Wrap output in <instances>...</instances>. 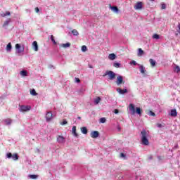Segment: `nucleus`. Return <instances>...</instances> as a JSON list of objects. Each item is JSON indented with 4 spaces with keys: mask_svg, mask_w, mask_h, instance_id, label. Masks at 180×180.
<instances>
[{
    "mask_svg": "<svg viewBox=\"0 0 180 180\" xmlns=\"http://www.w3.org/2000/svg\"><path fill=\"white\" fill-rule=\"evenodd\" d=\"M148 136V134H147V131L143 129L142 131H141V141L143 146H148V144H150V142L147 139Z\"/></svg>",
    "mask_w": 180,
    "mask_h": 180,
    "instance_id": "1",
    "label": "nucleus"
},
{
    "mask_svg": "<svg viewBox=\"0 0 180 180\" xmlns=\"http://www.w3.org/2000/svg\"><path fill=\"white\" fill-rule=\"evenodd\" d=\"M106 75H108L110 81H113V79H116V73L113 72L112 70H107L105 75H103V77H106Z\"/></svg>",
    "mask_w": 180,
    "mask_h": 180,
    "instance_id": "2",
    "label": "nucleus"
},
{
    "mask_svg": "<svg viewBox=\"0 0 180 180\" xmlns=\"http://www.w3.org/2000/svg\"><path fill=\"white\" fill-rule=\"evenodd\" d=\"M125 81L123 80V76L119 75L117 77L116 84L117 86H120V85H124Z\"/></svg>",
    "mask_w": 180,
    "mask_h": 180,
    "instance_id": "3",
    "label": "nucleus"
},
{
    "mask_svg": "<svg viewBox=\"0 0 180 180\" xmlns=\"http://www.w3.org/2000/svg\"><path fill=\"white\" fill-rule=\"evenodd\" d=\"M6 157L8 158H13V161H18V160H19V155L18 153H14L12 155L11 153H8L6 154Z\"/></svg>",
    "mask_w": 180,
    "mask_h": 180,
    "instance_id": "4",
    "label": "nucleus"
},
{
    "mask_svg": "<svg viewBox=\"0 0 180 180\" xmlns=\"http://www.w3.org/2000/svg\"><path fill=\"white\" fill-rule=\"evenodd\" d=\"M32 109L30 105H21L20 107V112H29Z\"/></svg>",
    "mask_w": 180,
    "mask_h": 180,
    "instance_id": "5",
    "label": "nucleus"
},
{
    "mask_svg": "<svg viewBox=\"0 0 180 180\" xmlns=\"http://www.w3.org/2000/svg\"><path fill=\"white\" fill-rule=\"evenodd\" d=\"M15 49L17 50L18 54H20V53H23V51H25V47L20 46V44H15Z\"/></svg>",
    "mask_w": 180,
    "mask_h": 180,
    "instance_id": "6",
    "label": "nucleus"
},
{
    "mask_svg": "<svg viewBox=\"0 0 180 180\" xmlns=\"http://www.w3.org/2000/svg\"><path fill=\"white\" fill-rule=\"evenodd\" d=\"M45 117H46V122H51L53 119V112L50 111L47 112Z\"/></svg>",
    "mask_w": 180,
    "mask_h": 180,
    "instance_id": "7",
    "label": "nucleus"
},
{
    "mask_svg": "<svg viewBox=\"0 0 180 180\" xmlns=\"http://www.w3.org/2000/svg\"><path fill=\"white\" fill-rule=\"evenodd\" d=\"M91 139H98L99 137V131H93L90 134Z\"/></svg>",
    "mask_w": 180,
    "mask_h": 180,
    "instance_id": "8",
    "label": "nucleus"
},
{
    "mask_svg": "<svg viewBox=\"0 0 180 180\" xmlns=\"http://www.w3.org/2000/svg\"><path fill=\"white\" fill-rule=\"evenodd\" d=\"M134 9L136 10L143 9V2L141 1L137 2L134 6Z\"/></svg>",
    "mask_w": 180,
    "mask_h": 180,
    "instance_id": "9",
    "label": "nucleus"
},
{
    "mask_svg": "<svg viewBox=\"0 0 180 180\" xmlns=\"http://www.w3.org/2000/svg\"><path fill=\"white\" fill-rule=\"evenodd\" d=\"M117 92L120 95H124V94H127V89H121L120 88L117 89Z\"/></svg>",
    "mask_w": 180,
    "mask_h": 180,
    "instance_id": "10",
    "label": "nucleus"
},
{
    "mask_svg": "<svg viewBox=\"0 0 180 180\" xmlns=\"http://www.w3.org/2000/svg\"><path fill=\"white\" fill-rule=\"evenodd\" d=\"M64 140H65V139L64 138V136H60V135H58V136H57V141H58V143H64Z\"/></svg>",
    "mask_w": 180,
    "mask_h": 180,
    "instance_id": "11",
    "label": "nucleus"
},
{
    "mask_svg": "<svg viewBox=\"0 0 180 180\" xmlns=\"http://www.w3.org/2000/svg\"><path fill=\"white\" fill-rule=\"evenodd\" d=\"M32 47H33L34 51H39V45L37 44V41H33Z\"/></svg>",
    "mask_w": 180,
    "mask_h": 180,
    "instance_id": "12",
    "label": "nucleus"
},
{
    "mask_svg": "<svg viewBox=\"0 0 180 180\" xmlns=\"http://www.w3.org/2000/svg\"><path fill=\"white\" fill-rule=\"evenodd\" d=\"M129 110L132 112V115L136 113V108H134V105L129 104Z\"/></svg>",
    "mask_w": 180,
    "mask_h": 180,
    "instance_id": "13",
    "label": "nucleus"
},
{
    "mask_svg": "<svg viewBox=\"0 0 180 180\" xmlns=\"http://www.w3.org/2000/svg\"><path fill=\"white\" fill-rule=\"evenodd\" d=\"M72 133L75 136V137H78V134H77V127L76 126L72 127Z\"/></svg>",
    "mask_w": 180,
    "mask_h": 180,
    "instance_id": "14",
    "label": "nucleus"
},
{
    "mask_svg": "<svg viewBox=\"0 0 180 180\" xmlns=\"http://www.w3.org/2000/svg\"><path fill=\"white\" fill-rule=\"evenodd\" d=\"M177 115H178V112H176V110L174 109L171 110L170 116H172V117H176Z\"/></svg>",
    "mask_w": 180,
    "mask_h": 180,
    "instance_id": "15",
    "label": "nucleus"
},
{
    "mask_svg": "<svg viewBox=\"0 0 180 180\" xmlns=\"http://www.w3.org/2000/svg\"><path fill=\"white\" fill-rule=\"evenodd\" d=\"M139 70H140V72L141 74H146V68L144 66H143V65H141L139 66Z\"/></svg>",
    "mask_w": 180,
    "mask_h": 180,
    "instance_id": "16",
    "label": "nucleus"
},
{
    "mask_svg": "<svg viewBox=\"0 0 180 180\" xmlns=\"http://www.w3.org/2000/svg\"><path fill=\"white\" fill-rule=\"evenodd\" d=\"M80 130L83 134H88V129L85 127H82L80 128Z\"/></svg>",
    "mask_w": 180,
    "mask_h": 180,
    "instance_id": "17",
    "label": "nucleus"
},
{
    "mask_svg": "<svg viewBox=\"0 0 180 180\" xmlns=\"http://www.w3.org/2000/svg\"><path fill=\"white\" fill-rule=\"evenodd\" d=\"M110 8L112 11V12H115L116 13L119 12V8H117V6H110Z\"/></svg>",
    "mask_w": 180,
    "mask_h": 180,
    "instance_id": "18",
    "label": "nucleus"
},
{
    "mask_svg": "<svg viewBox=\"0 0 180 180\" xmlns=\"http://www.w3.org/2000/svg\"><path fill=\"white\" fill-rule=\"evenodd\" d=\"M143 55H144V51L141 48L138 49V56L141 57Z\"/></svg>",
    "mask_w": 180,
    "mask_h": 180,
    "instance_id": "19",
    "label": "nucleus"
},
{
    "mask_svg": "<svg viewBox=\"0 0 180 180\" xmlns=\"http://www.w3.org/2000/svg\"><path fill=\"white\" fill-rule=\"evenodd\" d=\"M6 51H11L12 50V44L9 42L6 48Z\"/></svg>",
    "mask_w": 180,
    "mask_h": 180,
    "instance_id": "20",
    "label": "nucleus"
},
{
    "mask_svg": "<svg viewBox=\"0 0 180 180\" xmlns=\"http://www.w3.org/2000/svg\"><path fill=\"white\" fill-rule=\"evenodd\" d=\"M1 16L2 18H5L6 16H11V12L6 11V13H2L1 14Z\"/></svg>",
    "mask_w": 180,
    "mask_h": 180,
    "instance_id": "21",
    "label": "nucleus"
},
{
    "mask_svg": "<svg viewBox=\"0 0 180 180\" xmlns=\"http://www.w3.org/2000/svg\"><path fill=\"white\" fill-rule=\"evenodd\" d=\"M109 60H115L116 58V55L115 53H110L108 56Z\"/></svg>",
    "mask_w": 180,
    "mask_h": 180,
    "instance_id": "22",
    "label": "nucleus"
},
{
    "mask_svg": "<svg viewBox=\"0 0 180 180\" xmlns=\"http://www.w3.org/2000/svg\"><path fill=\"white\" fill-rule=\"evenodd\" d=\"M149 62H150V65H151L152 67H155L156 62H155V60H154V59L150 58V59L149 60Z\"/></svg>",
    "mask_w": 180,
    "mask_h": 180,
    "instance_id": "23",
    "label": "nucleus"
},
{
    "mask_svg": "<svg viewBox=\"0 0 180 180\" xmlns=\"http://www.w3.org/2000/svg\"><path fill=\"white\" fill-rule=\"evenodd\" d=\"M147 115H148L149 116H153L155 117V113H154V112L151 111V110H147L146 111Z\"/></svg>",
    "mask_w": 180,
    "mask_h": 180,
    "instance_id": "24",
    "label": "nucleus"
},
{
    "mask_svg": "<svg viewBox=\"0 0 180 180\" xmlns=\"http://www.w3.org/2000/svg\"><path fill=\"white\" fill-rule=\"evenodd\" d=\"M4 122H5L6 124H7V125L12 124V120L10 118L6 119Z\"/></svg>",
    "mask_w": 180,
    "mask_h": 180,
    "instance_id": "25",
    "label": "nucleus"
},
{
    "mask_svg": "<svg viewBox=\"0 0 180 180\" xmlns=\"http://www.w3.org/2000/svg\"><path fill=\"white\" fill-rule=\"evenodd\" d=\"M20 75L22 77H27V72L26 70H22L20 72Z\"/></svg>",
    "mask_w": 180,
    "mask_h": 180,
    "instance_id": "26",
    "label": "nucleus"
},
{
    "mask_svg": "<svg viewBox=\"0 0 180 180\" xmlns=\"http://www.w3.org/2000/svg\"><path fill=\"white\" fill-rule=\"evenodd\" d=\"M138 115L141 116V112H143V110L140 108H136V110L135 111Z\"/></svg>",
    "mask_w": 180,
    "mask_h": 180,
    "instance_id": "27",
    "label": "nucleus"
},
{
    "mask_svg": "<svg viewBox=\"0 0 180 180\" xmlns=\"http://www.w3.org/2000/svg\"><path fill=\"white\" fill-rule=\"evenodd\" d=\"M29 176L30 179H37L39 178V176L36 174H30Z\"/></svg>",
    "mask_w": 180,
    "mask_h": 180,
    "instance_id": "28",
    "label": "nucleus"
},
{
    "mask_svg": "<svg viewBox=\"0 0 180 180\" xmlns=\"http://www.w3.org/2000/svg\"><path fill=\"white\" fill-rule=\"evenodd\" d=\"M30 94L32 95V96H36L37 95V93L34 89L30 90Z\"/></svg>",
    "mask_w": 180,
    "mask_h": 180,
    "instance_id": "29",
    "label": "nucleus"
},
{
    "mask_svg": "<svg viewBox=\"0 0 180 180\" xmlns=\"http://www.w3.org/2000/svg\"><path fill=\"white\" fill-rule=\"evenodd\" d=\"M72 33L73 36H78V34H79V33L78 32V31L77 30H73L72 31Z\"/></svg>",
    "mask_w": 180,
    "mask_h": 180,
    "instance_id": "30",
    "label": "nucleus"
},
{
    "mask_svg": "<svg viewBox=\"0 0 180 180\" xmlns=\"http://www.w3.org/2000/svg\"><path fill=\"white\" fill-rule=\"evenodd\" d=\"M70 46H71V44H70V43H66V44H62V46H63L64 49H67V47H70Z\"/></svg>",
    "mask_w": 180,
    "mask_h": 180,
    "instance_id": "31",
    "label": "nucleus"
},
{
    "mask_svg": "<svg viewBox=\"0 0 180 180\" xmlns=\"http://www.w3.org/2000/svg\"><path fill=\"white\" fill-rule=\"evenodd\" d=\"M94 102L96 103V105H98V103H99V102H101V97H97L95 100Z\"/></svg>",
    "mask_w": 180,
    "mask_h": 180,
    "instance_id": "32",
    "label": "nucleus"
},
{
    "mask_svg": "<svg viewBox=\"0 0 180 180\" xmlns=\"http://www.w3.org/2000/svg\"><path fill=\"white\" fill-rule=\"evenodd\" d=\"M157 127H159L160 129H161V127H165V124H160L158 123L156 124Z\"/></svg>",
    "mask_w": 180,
    "mask_h": 180,
    "instance_id": "33",
    "label": "nucleus"
},
{
    "mask_svg": "<svg viewBox=\"0 0 180 180\" xmlns=\"http://www.w3.org/2000/svg\"><path fill=\"white\" fill-rule=\"evenodd\" d=\"M153 39H155L156 40H158V39H160V35H158V34H154L153 35Z\"/></svg>",
    "mask_w": 180,
    "mask_h": 180,
    "instance_id": "34",
    "label": "nucleus"
},
{
    "mask_svg": "<svg viewBox=\"0 0 180 180\" xmlns=\"http://www.w3.org/2000/svg\"><path fill=\"white\" fill-rule=\"evenodd\" d=\"M180 71V68L178 65H176V67L174 68V72H179Z\"/></svg>",
    "mask_w": 180,
    "mask_h": 180,
    "instance_id": "35",
    "label": "nucleus"
},
{
    "mask_svg": "<svg viewBox=\"0 0 180 180\" xmlns=\"http://www.w3.org/2000/svg\"><path fill=\"white\" fill-rule=\"evenodd\" d=\"M86 50H88V48H86V46L83 45L82 46V51L85 52V51H86Z\"/></svg>",
    "mask_w": 180,
    "mask_h": 180,
    "instance_id": "36",
    "label": "nucleus"
},
{
    "mask_svg": "<svg viewBox=\"0 0 180 180\" xmlns=\"http://www.w3.org/2000/svg\"><path fill=\"white\" fill-rule=\"evenodd\" d=\"M51 40L53 41V44H57V42H56V39H54V36H51Z\"/></svg>",
    "mask_w": 180,
    "mask_h": 180,
    "instance_id": "37",
    "label": "nucleus"
},
{
    "mask_svg": "<svg viewBox=\"0 0 180 180\" xmlns=\"http://www.w3.org/2000/svg\"><path fill=\"white\" fill-rule=\"evenodd\" d=\"M113 67H115V68H119V67H120V63H115L113 64Z\"/></svg>",
    "mask_w": 180,
    "mask_h": 180,
    "instance_id": "38",
    "label": "nucleus"
},
{
    "mask_svg": "<svg viewBox=\"0 0 180 180\" xmlns=\"http://www.w3.org/2000/svg\"><path fill=\"white\" fill-rule=\"evenodd\" d=\"M106 122V118L102 117L100 119V123H105Z\"/></svg>",
    "mask_w": 180,
    "mask_h": 180,
    "instance_id": "39",
    "label": "nucleus"
},
{
    "mask_svg": "<svg viewBox=\"0 0 180 180\" xmlns=\"http://www.w3.org/2000/svg\"><path fill=\"white\" fill-rule=\"evenodd\" d=\"M68 122L67 120H63L62 122H60L61 126H64L65 124H67Z\"/></svg>",
    "mask_w": 180,
    "mask_h": 180,
    "instance_id": "40",
    "label": "nucleus"
},
{
    "mask_svg": "<svg viewBox=\"0 0 180 180\" xmlns=\"http://www.w3.org/2000/svg\"><path fill=\"white\" fill-rule=\"evenodd\" d=\"M131 65H137V63L135 60H132L130 62Z\"/></svg>",
    "mask_w": 180,
    "mask_h": 180,
    "instance_id": "41",
    "label": "nucleus"
},
{
    "mask_svg": "<svg viewBox=\"0 0 180 180\" xmlns=\"http://www.w3.org/2000/svg\"><path fill=\"white\" fill-rule=\"evenodd\" d=\"M167 5L165 4H162L161 9H166Z\"/></svg>",
    "mask_w": 180,
    "mask_h": 180,
    "instance_id": "42",
    "label": "nucleus"
},
{
    "mask_svg": "<svg viewBox=\"0 0 180 180\" xmlns=\"http://www.w3.org/2000/svg\"><path fill=\"white\" fill-rule=\"evenodd\" d=\"M35 12H36L37 13H39V12H40V9H39V7H36V8H35Z\"/></svg>",
    "mask_w": 180,
    "mask_h": 180,
    "instance_id": "43",
    "label": "nucleus"
},
{
    "mask_svg": "<svg viewBox=\"0 0 180 180\" xmlns=\"http://www.w3.org/2000/svg\"><path fill=\"white\" fill-rule=\"evenodd\" d=\"M8 25H9V21H6V22L4 23L3 26H8Z\"/></svg>",
    "mask_w": 180,
    "mask_h": 180,
    "instance_id": "44",
    "label": "nucleus"
},
{
    "mask_svg": "<svg viewBox=\"0 0 180 180\" xmlns=\"http://www.w3.org/2000/svg\"><path fill=\"white\" fill-rule=\"evenodd\" d=\"M75 81H76V82H77V83H79V82H81V79H79V78H77V77H75Z\"/></svg>",
    "mask_w": 180,
    "mask_h": 180,
    "instance_id": "45",
    "label": "nucleus"
},
{
    "mask_svg": "<svg viewBox=\"0 0 180 180\" xmlns=\"http://www.w3.org/2000/svg\"><path fill=\"white\" fill-rule=\"evenodd\" d=\"M120 157H122V158H124V157H126V155H124V153H120Z\"/></svg>",
    "mask_w": 180,
    "mask_h": 180,
    "instance_id": "46",
    "label": "nucleus"
},
{
    "mask_svg": "<svg viewBox=\"0 0 180 180\" xmlns=\"http://www.w3.org/2000/svg\"><path fill=\"white\" fill-rule=\"evenodd\" d=\"M114 113H115V115H117V113H119V110L117 109L114 110Z\"/></svg>",
    "mask_w": 180,
    "mask_h": 180,
    "instance_id": "47",
    "label": "nucleus"
},
{
    "mask_svg": "<svg viewBox=\"0 0 180 180\" xmlns=\"http://www.w3.org/2000/svg\"><path fill=\"white\" fill-rule=\"evenodd\" d=\"M149 160H153V156L152 155H150V156H149Z\"/></svg>",
    "mask_w": 180,
    "mask_h": 180,
    "instance_id": "48",
    "label": "nucleus"
},
{
    "mask_svg": "<svg viewBox=\"0 0 180 180\" xmlns=\"http://www.w3.org/2000/svg\"><path fill=\"white\" fill-rule=\"evenodd\" d=\"M89 68H94V67H92L91 65H89Z\"/></svg>",
    "mask_w": 180,
    "mask_h": 180,
    "instance_id": "49",
    "label": "nucleus"
},
{
    "mask_svg": "<svg viewBox=\"0 0 180 180\" xmlns=\"http://www.w3.org/2000/svg\"><path fill=\"white\" fill-rule=\"evenodd\" d=\"M179 30H180V24L178 25Z\"/></svg>",
    "mask_w": 180,
    "mask_h": 180,
    "instance_id": "50",
    "label": "nucleus"
},
{
    "mask_svg": "<svg viewBox=\"0 0 180 180\" xmlns=\"http://www.w3.org/2000/svg\"><path fill=\"white\" fill-rule=\"evenodd\" d=\"M77 119H79V120H81V117H78Z\"/></svg>",
    "mask_w": 180,
    "mask_h": 180,
    "instance_id": "51",
    "label": "nucleus"
},
{
    "mask_svg": "<svg viewBox=\"0 0 180 180\" xmlns=\"http://www.w3.org/2000/svg\"><path fill=\"white\" fill-rule=\"evenodd\" d=\"M150 1H154V0H150Z\"/></svg>",
    "mask_w": 180,
    "mask_h": 180,
    "instance_id": "52",
    "label": "nucleus"
}]
</instances>
